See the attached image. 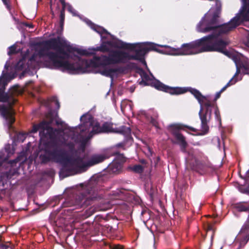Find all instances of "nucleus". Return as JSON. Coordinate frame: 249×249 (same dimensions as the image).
<instances>
[{
	"mask_svg": "<svg viewBox=\"0 0 249 249\" xmlns=\"http://www.w3.org/2000/svg\"><path fill=\"white\" fill-rule=\"evenodd\" d=\"M190 92L197 99L200 105L199 116L201 122L202 130L204 133H206L209 130L208 123L211 119L212 108H213L214 109L215 119L219 122V124L221 125V120L218 107L210 101L208 100L198 90L196 89H190Z\"/></svg>",
	"mask_w": 249,
	"mask_h": 249,
	"instance_id": "nucleus-5",
	"label": "nucleus"
},
{
	"mask_svg": "<svg viewBox=\"0 0 249 249\" xmlns=\"http://www.w3.org/2000/svg\"><path fill=\"white\" fill-rule=\"evenodd\" d=\"M245 240H246V243L248 241V240H249V234L245 237Z\"/></svg>",
	"mask_w": 249,
	"mask_h": 249,
	"instance_id": "nucleus-30",
	"label": "nucleus"
},
{
	"mask_svg": "<svg viewBox=\"0 0 249 249\" xmlns=\"http://www.w3.org/2000/svg\"><path fill=\"white\" fill-rule=\"evenodd\" d=\"M189 129L193 131H195L196 130L195 128H193V127H187Z\"/></svg>",
	"mask_w": 249,
	"mask_h": 249,
	"instance_id": "nucleus-33",
	"label": "nucleus"
},
{
	"mask_svg": "<svg viewBox=\"0 0 249 249\" xmlns=\"http://www.w3.org/2000/svg\"><path fill=\"white\" fill-rule=\"evenodd\" d=\"M234 208L239 212L247 213L248 217H249V201L236 203L234 204Z\"/></svg>",
	"mask_w": 249,
	"mask_h": 249,
	"instance_id": "nucleus-10",
	"label": "nucleus"
},
{
	"mask_svg": "<svg viewBox=\"0 0 249 249\" xmlns=\"http://www.w3.org/2000/svg\"><path fill=\"white\" fill-rule=\"evenodd\" d=\"M208 228L209 230H212L211 226V225H209Z\"/></svg>",
	"mask_w": 249,
	"mask_h": 249,
	"instance_id": "nucleus-36",
	"label": "nucleus"
},
{
	"mask_svg": "<svg viewBox=\"0 0 249 249\" xmlns=\"http://www.w3.org/2000/svg\"><path fill=\"white\" fill-rule=\"evenodd\" d=\"M154 87L158 89L169 92L171 94H179L186 92V90L180 88H170L167 87L160 81H156Z\"/></svg>",
	"mask_w": 249,
	"mask_h": 249,
	"instance_id": "nucleus-7",
	"label": "nucleus"
},
{
	"mask_svg": "<svg viewBox=\"0 0 249 249\" xmlns=\"http://www.w3.org/2000/svg\"><path fill=\"white\" fill-rule=\"evenodd\" d=\"M67 9L73 16H77V11L69 3L67 4Z\"/></svg>",
	"mask_w": 249,
	"mask_h": 249,
	"instance_id": "nucleus-21",
	"label": "nucleus"
},
{
	"mask_svg": "<svg viewBox=\"0 0 249 249\" xmlns=\"http://www.w3.org/2000/svg\"><path fill=\"white\" fill-rule=\"evenodd\" d=\"M150 123L155 126L157 127V122L155 119L154 118H151L150 120Z\"/></svg>",
	"mask_w": 249,
	"mask_h": 249,
	"instance_id": "nucleus-25",
	"label": "nucleus"
},
{
	"mask_svg": "<svg viewBox=\"0 0 249 249\" xmlns=\"http://www.w3.org/2000/svg\"><path fill=\"white\" fill-rule=\"evenodd\" d=\"M94 211L93 208H90L89 209L87 210L85 212V213H86V214L85 217L86 218V217H89V216L92 215L94 213Z\"/></svg>",
	"mask_w": 249,
	"mask_h": 249,
	"instance_id": "nucleus-23",
	"label": "nucleus"
},
{
	"mask_svg": "<svg viewBox=\"0 0 249 249\" xmlns=\"http://www.w3.org/2000/svg\"><path fill=\"white\" fill-rule=\"evenodd\" d=\"M43 104L49 109L51 108L52 104H54L56 106L57 109H59L60 107L59 102L55 97H52L49 101H44Z\"/></svg>",
	"mask_w": 249,
	"mask_h": 249,
	"instance_id": "nucleus-13",
	"label": "nucleus"
},
{
	"mask_svg": "<svg viewBox=\"0 0 249 249\" xmlns=\"http://www.w3.org/2000/svg\"><path fill=\"white\" fill-rule=\"evenodd\" d=\"M8 67H9V66L7 65V63L4 66V68H5V69H7Z\"/></svg>",
	"mask_w": 249,
	"mask_h": 249,
	"instance_id": "nucleus-35",
	"label": "nucleus"
},
{
	"mask_svg": "<svg viewBox=\"0 0 249 249\" xmlns=\"http://www.w3.org/2000/svg\"><path fill=\"white\" fill-rule=\"evenodd\" d=\"M237 81H238V80L237 79H234V77H232V78L231 79V80L227 84V85L225 87H224L221 89V90L220 91L222 92L223 91H224L227 89V87H228L229 86H231V85L234 84Z\"/></svg>",
	"mask_w": 249,
	"mask_h": 249,
	"instance_id": "nucleus-18",
	"label": "nucleus"
},
{
	"mask_svg": "<svg viewBox=\"0 0 249 249\" xmlns=\"http://www.w3.org/2000/svg\"><path fill=\"white\" fill-rule=\"evenodd\" d=\"M141 165L144 166V168L147 167V163L145 160H141Z\"/></svg>",
	"mask_w": 249,
	"mask_h": 249,
	"instance_id": "nucleus-27",
	"label": "nucleus"
},
{
	"mask_svg": "<svg viewBox=\"0 0 249 249\" xmlns=\"http://www.w3.org/2000/svg\"><path fill=\"white\" fill-rule=\"evenodd\" d=\"M26 26L29 27L30 28H32L33 27L32 25H30L29 24H27Z\"/></svg>",
	"mask_w": 249,
	"mask_h": 249,
	"instance_id": "nucleus-37",
	"label": "nucleus"
},
{
	"mask_svg": "<svg viewBox=\"0 0 249 249\" xmlns=\"http://www.w3.org/2000/svg\"><path fill=\"white\" fill-rule=\"evenodd\" d=\"M27 135H28V134H27L26 133H22V132L19 133L17 134V140H18V141L21 142H23Z\"/></svg>",
	"mask_w": 249,
	"mask_h": 249,
	"instance_id": "nucleus-17",
	"label": "nucleus"
},
{
	"mask_svg": "<svg viewBox=\"0 0 249 249\" xmlns=\"http://www.w3.org/2000/svg\"><path fill=\"white\" fill-rule=\"evenodd\" d=\"M56 123L57 124H59L58 121H56Z\"/></svg>",
	"mask_w": 249,
	"mask_h": 249,
	"instance_id": "nucleus-40",
	"label": "nucleus"
},
{
	"mask_svg": "<svg viewBox=\"0 0 249 249\" xmlns=\"http://www.w3.org/2000/svg\"><path fill=\"white\" fill-rule=\"evenodd\" d=\"M60 27H61V29H62L63 27L64 19H65V13H64V10H61L60 11Z\"/></svg>",
	"mask_w": 249,
	"mask_h": 249,
	"instance_id": "nucleus-20",
	"label": "nucleus"
},
{
	"mask_svg": "<svg viewBox=\"0 0 249 249\" xmlns=\"http://www.w3.org/2000/svg\"><path fill=\"white\" fill-rule=\"evenodd\" d=\"M119 161H114L107 167L108 172L112 173H119L122 167V163L125 161L124 157L122 155H119Z\"/></svg>",
	"mask_w": 249,
	"mask_h": 249,
	"instance_id": "nucleus-9",
	"label": "nucleus"
},
{
	"mask_svg": "<svg viewBox=\"0 0 249 249\" xmlns=\"http://www.w3.org/2000/svg\"><path fill=\"white\" fill-rule=\"evenodd\" d=\"M81 124L75 127H68L63 131L66 134L79 135L90 139L94 135L103 132L112 131V125L108 123H105L102 127L89 114H85L80 118Z\"/></svg>",
	"mask_w": 249,
	"mask_h": 249,
	"instance_id": "nucleus-3",
	"label": "nucleus"
},
{
	"mask_svg": "<svg viewBox=\"0 0 249 249\" xmlns=\"http://www.w3.org/2000/svg\"><path fill=\"white\" fill-rule=\"evenodd\" d=\"M18 159H16V160H13L12 161V162L11 163H12V164H13V163H17V162H18Z\"/></svg>",
	"mask_w": 249,
	"mask_h": 249,
	"instance_id": "nucleus-34",
	"label": "nucleus"
},
{
	"mask_svg": "<svg viewBox=\"0 0 249 249\" xmlns=\"http://www.w3.org/2000/svg\"><path fill=\"white\" fill-rule=\"evenodd\" d=\"M232 59L236 67V72L233 77L234 79H236L235 77L241 72L243 74H248V68L241 62L240 55L233 54Z\"/></svg>",
	"mask_w": 249,
	"mask_h": 249,
	"instance_id": "nucleus-8",
	"label": "nucleus"
},
{
	"mask_svg": "<svg viewBox=\"0 0 249 249\" xmlns=\"http://www.w3.org/2000/svg\"><path fill=\"white\" fill-rule=\"evenodd\" d=\"M141 76L142 80L140 83H143L144 85H148L150 84V81L152 80V78H154L153 75L151 73H150V75H149L143 71H142Z\"/></svg>",
	"mask_w": 249,
	"mask_h": 249,
	"instance_id": "nucleus-11",
	"label": "nucleus"
},
{
	"mask_svg": "<svg viewBox=\"0 0 249 249\" xmlns=\"http://www.w3.org/2000/svg\"><path fill=\"white\" fill-rule=\"evenodd\" d=\"M141 76L142 80L140 83H143L144 85H148L150 84V81L152 80V78H154L153 75L151 73H150V75H149L143 71H142Z\"/></svg>",
	"mask_w": 249,
	"mask_h": 249,
	"instance_id": "nucleus-12",
	"label": "nucleus"
},
{
	"mask_svg": "<svg viewBox=\"0 0 249 249\" xmlns=\"http://www.w3.org/2000/svg\"><path fill=\"white\" fill-rule=\"evenodd\" d=\"M53 121L51 117L48 121H43L34 125L31 132L39 130L40 140H49L45 143L40 159L43 163L52 161L61 164L59 172L61 178L84 172L89 167L108 158L105 154H94L89 157L85 149L89 139L79 135L66 134L64 131L53 129L51 126Z\"/></svg>",
	"mask_w": 249,
	"mask_h": 249,
	"instance_id": "nucleus-1",
	"label": "nucleus"
},
{
	"mask_svg": "<svg viewBox=\"0 0 249 249\" xmlns=\"http://www.w3.org/2000/svg\"><path fill=\"white\" fill-rule=\"evenodd\" d=\"M249 229V217H247V220L241 229L240 232H245Z\"/></svg>",
	"mask_w": 249,
	"mask_h": 249,
	"instance_id": "nucleus-19",
	"label": "nucleus"
},
{
	"mask_svg": "<svg viewBox=\"0 0 249 249\" xmlns=\"http://www.w3.org/2000/svg\"><path fill=\"white\" fill-rule=\"evenodd\" d=\"M118 132L128 137L131 133V130L129 127L126 126H122L121 128H120V130L118 131Z\"/></svg>",
	"mask_w": 249,
	"mask_h": 249,
	"instance_id": "nucleus-15",
	"label": "nucleus"
},
{
	"mask_svg": "<svg viewBox=\"0 0 249 249\" xmlns=\"http://www.w3.org/2000/svg\"><path fill=\"white\" fill-rule=\"evenodd\" d=\"M148 150H149V152L151 153V150H150V149L149 148H148Z\"/></svg>",
	"mask_w": 249,
	"mask_h": 249,
	"instance_id": "nucleus-41",
	"label": "nucleus"
},
{
	"mask_svg": "<svg viewBox=\"0 0 249 249\" xmlns=\"http://www.w3.org/2000/svg\"><path fill=\"white\" fill-rule=\"evenodd\" d=\"M15 77V74L11 75L4 71H2V75L0 77V101L8 102L10 100L11 96L13 94V91L9 93H5L4 92L5 87L7 83ZM0 111L1 115L7 122L8 129L14 131L12 124L15 122L14 111L11 106L6 107L3 105H0Z\"/></svg>",
	"mask_w": 249,
	"mask_h": 249,
	"instance_id": "nucleus-6",
	"label": "nucleus"
},
{
	"mask_svg": "<svg viewBox=\"0 0 249 249\" xmlns=\"http://www.w3.org/2000/svg\"><path fill=\"white\" fill-rule=\"evenodd\" d=\"M66 7H67V5H62V10H64V13H65V9Z\"/></svg>",
	"mask_w": 249,
	"mask_h": 249,
	"instance_id": "nucleus-31",
	"label": "nucleus"
},
{
	"mask_svg": "<svg viewBox=\"0 0 249 249\" xmlns=\"http://www.w3.org/2000/svg\"><path fill=\"white\" fill-rule=\"evenodd\" d=\"M123 247L120 245H114L111 247V249H122Z\"/></svg>",
	"mask_w": 249,
	"mask_h": 249,
	"instance_id": "nucleus-26",
	"label": "nucleus"
},
{
	"mask_svg": "<svg viewBox=\"0 0 249 249\" xmlns=\"http://www.w3.org/2000/svg\"><path fill=\"white\" fill-rule=\"evenodd\" d=\"M9 51L8 52V54L10 55L12 53H14L16 52V46L15 45H13L9 48Z\"/></svg>",
	"mask_w": 249,
	"mask_h": 249,
	"instance_id": "nucleus-24",
	"label": "nucleus"
},
{
	"mask_svg": "<svg viewBox=\"0 0 249 249\" xmlns=\"http://www.w3.org/2000/svg\"><path fill=\"white\" fill-rule=\"evenodd\" d=\"M101 183L100 178L97 179L92 177L87 182L66 189L64 193V199L60 200L62 207L67 208L65 211L68 212L85 209L93 201L102 197L100 192Z\"/></svg>",
	"mask_w": 249,
	"mask_h": 249,
	"instance_id": "nucleus-2",
	"label": "nucleus"
},
{
	"mask_svg": "<svg viewBox=\"0 0 249 249\" xmlns=\"http://www.w3.org/2000/svg\"><path fill=\"white\" fill-rule=\"evenodd\" d=\"M54 222L55 223V225L57 226L58 224L57 223V222L55 220H54Z\"/></svg>",
	"mask_w": 249,
	"mask_h": 249,
	"instance_id": "nucleus-39",
	"label": "nucleus"
},
{
	"mask_svg": "<svg viewBox=\"0 0 249 249\" xmlns=\"http://www.w3.org/2000/svg\"><path fill=\"white\" fill-rule=\"evenodd\" d=\"M77 16H79V17H80V16H79L77 14Z\"/></svg>",
	"mask_w": 249,
	"mask_h": 249,
	"instance_id": "nucleus-42",
	"label": "nucleus"
},
{
	"mask_svg": "<svg viewBox=\"0 0 249 249\" xmlns=\"http://www.w3.org/2000/svg\"><path fill=\"white\" fill-rule=\"evenodd\" d=\"M244 178L246 184H248V186L243 189H241L240 191L245 194H249V169L246 173L245 176L243 178Z\"/></svg>",
	"mask_w": 249,
	"mask_h": 249,
	"instance_id": "nucleus-14",
	"label": "nucleus"
},
{
	"mask_svg": "<svg viewBox=\"0 0 249 249\" xmlns=\"http://www.w3.org/2000/svg\"><path fill=\"white\" fill-rule=\"evenodd\" d=\"M13 90V91L17 92V89L16 88H14Z\"/></svg>",
	"mask_w": 249,
	"mask_h": 249,
	"instance_id": "nucleus-38",
	"label": "nucleus"
},
{
	"mask_svg": "<svg viewBox=\"0 0 249 249\" xmlns=\"http://www.w3.org/2000/svg\"><path fill=\"white\" fill-rule=\"evenodd\" d=\"M59 1L61 3L62 5H67L68 4L65 2V0H59Z\"/></svg>",
	"mask_w": 249,
	"mask_h": 249,
	"instance_id": "nucleus-29",
	"label": "nucleus"
},
{
	"mask_svg": "<svg viewBox=\"0 0 249 249\" xmlns=\"http://www.w3.org/2000/svg\"><path fill=\"white\" fill-rule=\"evenodd\" d=\"M5 152L7 153L6 156H5L3 152H0V160L1 161H6L8 159L9 153L7 151Z\"/></svg>",
	"mask_w": 249,
	"mask_h": 249,
	"instance_id": "nucleus-22",
	"label": "nucleus"
},
{
	"mask_svg": "<svg viewBox=\"0 0 249 249\" xmlns=\"http://www.w3.org/2000/svg\"><path fill=\"white\" fill-rule=\"evenodd\" d=\"M221 93V92L220 91L219 92L217 93L216 96V99H217L219 97Z\"/></svg>",
	"mask_w": 249,
	"mask_h": 249,
	"instance_id": "nucleus-32",
	"label": "nucleus"
},
{
	"mask_svg": "<svg viewBox=\"0 0 249 249\" xmlns=\"http://www.w3.org/2000/svg\"><path fill=\"white\" fill-rule=\"evenodd\" d=\"M183 125L180 124H173L168 127L169 131L173 134L180 146L181 151L187 153L188 156L186 157V163L187 168L201 171L202 173H209L212 170V166L210 163L201 162L194 156L192 152H187L186 148L187 143L185 138L179 133V130L182 129Z\"/></svg>",
	"mask_w": 249,
	"mask_h": 249,
	"instance_id": "nucleus-4",
	"label": "nucleus"
},
{
	"mask_svg": "<svg viewBox=\"0 0 249 249\" xmlns=\"http://www.w3.org/2000/svg\"><path fill=\"white\" fill-rule=\"evenodd\" d=\"M4 4L6 6L7 8H9V5L8 3V0H2Z\"/></svg>",
	"mask_w": 249,
	"mask_h": 249,
	"instance_id": "nucleus-28",
	"label": "nucleus"
},
{
	"mask_svg": "<svg viewBox=\"0 0 249 249\" xmlns=\"http://www.w3.org/2000/svg\"><path fill=\"white\" fill-rule=\"evenodd\" d=\"M144 169V166L140 164L135 165L133 168L132 170L136 173H141Z\"/></svg>",
	"mask_w": 249,
	"mask_h": 249,
	"instance_id": "nucleus-16",
	"label": "nucleus"
}]
</instances>
